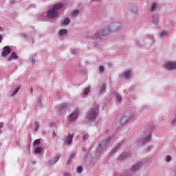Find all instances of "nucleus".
<instances>
[{
    "label": "nucleus",
    "mask_w": 176,
    "mask_h": 176,
    "mask_svg": "<svg viewBox=\"0 0 176 176\" xmlns=\"http://www.w3.org/2000/svg\"><path fill=\"white\" fill-rule=\"evenodd\" d=\"M52 138H56V137H57V133H56V132L53 131L52 133Z\"/></svg>",
    "instance_id": "nucleus-36"
},
{
    "label": "nucleus",
    "mask_w": 176,
    "mask_h": 176,
    "mask_svg": "<svg viewBox=\"0 0 176 176\" xmlns=\"http://www.w3.org/2000/svg\"><path fill=\"white\" fill-rule=\"evenodd\" d=\"M90 93V87H87L84 91V96H87Z\"/></svg>",
    "instance_id": "nucleus-25"
},
{
    "label": "nucleus",
    "mask_w": 176,
    "mask_h": 176,
    "mask_svg": "<svg viewBox=\"0 0 176 176\" xmlns=\"http://www.w3.org/2000/svg\"><path fill=\"white\" fill-rule=\"evenodd\" d=\"M130 119H131L130 117L129 116H123L120 121V124L123 125V124H126V123H127Z\"/></svg>",
    "instance_id": "nucleus-9"
},
{
    "label": "nucleus",
    "mask_w": 176,
    "mask_h": 176,
    "mask_svg": "<svg viewBox=\"0 0 176 176\" xmlns=\"http://www.w3.org/2000/svg\"><path fill=\"white\" fill-rule=\"evenodd\" d=\"M19 90H20V87H18L17 88H16L12 94H11V97H13V96H15V94H17Z\"/></svg>",
    "instance_id": "nucleus-21"
},
{
    "label": "nucleus",
    "mask_w": 176,
    "mask_h": 176,
    "mask_svg": "<svg viewBox=\"0 0 176 176\" xmlns=\"http://www.w3.org/2000/svg\"><path fill=\"white\" fill-rule=\"evenodd\" d=\"M123 27V25L121 23L113 22L109 25V32H116L119 31Z\"/></svg>",
    "instance_id": "nucleus-1"
},
{
    "label": "nucleus",
    "mask_w": 176,
    "mask_h": 176,
    "mask_svg": "<svg viewBox=\"0 0 176 176\" xmlns=\"http://www.w3.org/2000/svg\"><path fill=\"white\" fill-rule=\"evenodd\" d=\"M73 157H75V153H72L70 156V160L67 161V163H71V159H72Z\"/></svg>",
    "instance_id": "nucleus-31"
},
{
    "label": "nucleus",
    "mask_w": 176,
    "mask_h": 176,
    "mask_svg": "<svg viewBox=\"0 0 176 176\" xmlns=\"http://www.w3.org/2000/svg\"><path fill=\"white\" fill-rule=\"evenodd\" d=\"M14 2H16V1H11V3L13 5V3H14Z\"/></svg>",
    "instance_id": "nucleus-42"
},
{
    "label": "nucleus",
    "mask_w": 176,
    "mask_h": 176,
    "mask_svg": "<svg viewBox=\"0 0 176 176\" xmlns=\"http://www.w3.org/2000/svg\"><path fill=\"white\" fill-rule=\"evenodd\" d=\"M82 151L83 152H86V148H82Z\"/></svg>",
    "instance_id": "nucleus-41"
},
{
    "label": "nucleus",
    "mask_w": 176,
    "mask_h": 176,
    "mask_svg": "<svg viewBox=\"0 0 176 176\" xmlns=\"http://www.w3.org/2000/svg\"><path fill=\"white\" fill-rule=\"evenodd\" d=\"M31 91H32V89H31Z\"/></svg>",
    "instance_id": "nucleus-45"
},
{
    "label": "nucleus",
    "mask_w": 176,
    "mask_h": 176,
    "mask_svg": "<svg viewBox=\"0 0 176 176\" xmlns=\"http://www.w3.org/2000/svg\"><path fill=\"white\" fill-rule=\"evenodd\" d=\"M58 14V12L56 11L55 9L52 8L48 10L47 16L51 17L52 19L56 18V16Z\"/></svg>",
    "instance_id": "nucleus-5"
},
{
    "label": "nucleus",
    "mask_w": 176,
    "mask_h": 176,
    "mask_svg": "<svg viewBox=\"0 0 176 176\" xmlns=\"http://www.w3.org/2000/svg\"><path fill=\"white\" fill-rule=\"evenodd\" d=\"M72 14V16H78V14H79V10H75L74 11H73Z\"/></svg>",
    "instance_id": "nucleus-27"
},
{
    "label": "nucleus",
    "mask_w": 176,
    "mask_h": 176,
    "mask_svg": "<svg viewBox=\"0 0 176 176\" xmlns=\"http://www.w3.org/2000/svg\"><path fill=\"white\" fill-rule=\"evenodd\" d=\"M72 138H74V136L72 135H69L67 136L65 140L67 145H70V144H72Z\"/></svg>",
    "instance_id": "nucleus-13"
},
{
    "label": "nucleus",
    "mask_w": 176,
    "mask_h": 176,
    "mask_svg": "<svg viewBox=\"0 0 176 176\" xmlns=\"http://www.w3.org/2000/svg\"><path fill=\"white\" fill-rule=\"evenodd\" d=\"M156 9V3H153L151 6V12H155V10Z\"/></svg>",
    "instance_id": "nucleus-26"
},
{
    "label": "nucleus",
    "mask_w": 176,
    "mask_h": 176,
    "mask_svg": "<svg viewBox=\"0 0 176 176\" xmlns=\"http://www.w3.org/2000/svg\"><path fill=\"white\" fill-rule=\"evenodd\" d=\"M160 36L161 38H163V36H167V32H161V34H160Z\"/></svg>",
    "instance_id": "nucleus-29"
},
{
    "label": "nucleus",
    "mask_w": 176,
    "mask_h": 176,
    "mask_svg": "<svg viewBox=\"0 0 176 176\" xmlns=\"http://www.w3.org/2000/svg\"><path fill=\"white\" fill-rule=\"evenodd\" d=\"M63 109H67V104L64 103L62 106V107L60 108V111H63Z\"/></svg>",
    "instance_id": "nucleus-34"
},
{
    "label": "nucleus",
    "mask_w": 176,
    "mask_h": 176,
    "mask_svg": "<svg viewBox=\"0 0 176 176\" xmlns=\"http://www.w3.org/2000/svg\"><path fill=\"white\" fill-rule=\"evenodd\" d=\"M67 30L65 29L61 30L59 31V35L61 36L63 35H65V34H67Z\"/></svg>",
    "instance_id": "nucleus-19"
},
{
    "label": "nucleus",
    "mask_w": 176,
    "mask_h": 176,
    "mask_svg": "<svg viewBox=\"0 0 176 176\" xmlns=\"http://www.w3.org/2000/svg\"><path fill=\"white\" fill-rule=\"evenodd\" d=\"M114 135L109 136L107 138L106 140L102 141L99 146L98 151H101L102 149H105L108 145H109V142H111V139L113 138Z\"/></svg>",
    "instance_id": "nucleus-3"
},
{
    "label": "nucleus",
    "mask_w": 176,
    "mask_h": 176,
    "mask_svg": "<svg viewBox=\"0 0 176 176\" xmlns=\"http://www.w3.org/2000/svg\"><path fill=\"white\" fill-rule=\"evenodd\" d=\"M83 140H89V135L88 134L85 135L83 137Z\"/></svg>",
    "instance_id": "nucleus-37"
},
{
    "label": "nucleus",
    "mask_w": 176,
    "mask_h": 176,
    "mask_svg": "<svg viewBox=\"0 0 176 176\" xmlns=\"http://www.w3.org/2000/svg\"><path fill=\"white\" fill-rule=\"evenodd\" d=\"M98 1V0H92V1H93V2H94V1Z\"/></svg>",
    "instance_id": "nucleus-43"
},
{
    "label": "nucleus",
    "mask_w": 176,
    "mask_h": 176,
    "mask_svg": "<svg viewBox=\"0 0 176 176\" xmlns=\"http://www.w3.org/2000/svg\"><path fill=\"white\" fill-rule=\"evenodd\" d=\"M166 161L167 162H171V156L168 155V156L166 157Z\"/></svg>",
    "instance_id": "nucleus-35"
},
{
    "label": "nucleus",
    "mask_w": 176,
    "mask_h": 176,
    "mask_svg": "<svg viewBox=\"0 0 176 176\" xmlns=\"http://www.w3.org/2000/svg\"><path fill=\"white\" fill-rule=\"evenodd\" d=\"M39 144H41V140L39 139L36 140L34 142V145H39Z\"/></svg>",
    "instance_id": "nucleus-33"
},
{
    "label": "nucleus",
    "mask_w": 176,
    "mask_h": 176,
    "mask_svg": "<svg viewBox=\"0 0 176 176\" xmlns=\"http://www.w3.org/2000/svg\"><path fill=\"white\" fill-rule=\"evenodd\" d=\"M64 176H71V174H69V173H64Z\"/></svg>",
    "instance_id": "nucleus-38"
},
{
    "label": "nucleus",
    "mask_w": 176,
    "mask_h": 176,
    "mask_svg": "<svg viewBox=\"0 0 176 176\" xmlns=\"http://www.w3.org/2000/svg\"><path fill=\"white\" fill-rule=\"evenodd\" d=\"M127 156H129V154H127V153H126V152H123V153L120 155L119 159H120V160H123L126 159V157H127Z\"/></svg>",
    "instance_id": "nucleus-16"
},
{
    "label": "nucleus",
    "mask_w": 176,
    "mask_h": 176,
    "mask_svg": "<svg viewBox=\"0 0 176 176\" xmlns=\"http://www.w3.org/2000/svg\"><path fill=\"white\" fill-rule=\"evenodd\" d=\"M2 39H3V37H2V36L0 34V43H1V42H2Z\"/></svg>",
    "instance_id": "nucleus-40"
},
{
    "label": "nucleus",
    "mask_w": 176,
    "mask_h": 176,
    "mask_svg": "<svg viewBox=\"0 0 176 176\" xmlns=\"http://www.w3.org/2000/svg\"><path fill=\"white\" fill-rule=\"evenodd\" d=\"M149 141H151V135H147L144 139L142 140L143 144L149 142Z\"/></svg>",
    "instance_id": "nucleus-18"
},
{
    "label": "nucleus",
    "mask_w": 176,
    "mask_h": 176,
    "mask_svg": "<svg viewBox=\"0 0 176 176\" xmlns=\"http://www.w3.org/2000/svg\"><path fill=\"white\" fill-rule=\"evenodd\" d=\"M99 37H100V32H97L92 36L93 39H98Z\"/></svg>",
    "instance_id": "nucleus-20"
},
{
    "label": "nucleus",
    "mask_w": 176,
    "mask_h": 176,
    "mask_svg": "<svg viewBox=\"0 0 176 176\" xmlns=\"http://www.w3.org/2000/svg\"><path fill=\"white\" fill-rule=\"evenodd\" d=\"M102 91L105 90V84H103V85H102Z\"/></svg>",
    "instance_id": "nucleus-39"
},
{
    "label": "nucleus",
    "mask_w": 176,
    "mask_h": 176,
    "mask_svg": "<svg viewBox=\"0 0 176 176\" xmlns=\"http://www.w3.org/2000/svg\"><path fill=\"white\" fill-rule=\"evenodd\" d=\"M166 69H176V62H168L165 65Z\"/></svg>",
    "instance_id": "nucleus-6"
},
{
    "label": "nucleus",
    "mask_w": 176,
    "mask_h": 176,
    "mask_svg": "<svg viewBox=\"0 0 176 176\" xmlns=\"http://www.w3.org/2000/svg\"><path fill=\"white\" fill-rule=\"evenodd\" d=\"M153 23L155 24V25H159V16H154L153 17Z\"/></svg>",
    "instance_id": "nucleus-15"
},
{
    "label": "nucleus",
    "mask_w": 176,
    "mask_h": 176,
    "mask_svg": "<svg viewBox=\"0 0 176 176\" xmlns=\"http://www.w3.org/2000/svg\"><path fill=\"white\" fill-rule=\"evenodd\" d=\"M78 116H79V113L78 111H75L70 115V122H75L76 119H78Z\"/></svg>",
    "instance_id": "nucleus-8"
},
{
    "label": "nucleus",
    "mask_w": 176,
    "mask_h": 176,
    "mask_svg": "<svg viewBox=\"0 0 176 176\" xmlns=\"http://www.w3.org/2000/svg\"><path fill=\"white\" fill-rule=\"evenodd\" d=\"M0 30H1V27H0Z\"/></svg>",
    "instance_id": "nucleus-46"
},
{
    "label": "nucleus",
    "mask_w": 176,
    "mask_h": 176,
    "mask_svg": "<svg viewBox=\"0 0 176 176\" xmlns=\"http://www.w3.org/2000/svg\"><path fill=\"white\" fill-rule=\"evenodd\" d=\"M116 97L118 102H122V96L119 94H118Z\"/></svg>",
    "instance_id": "nucleus-24"
},
{
    "label": "nucleus",
    "mask_w": 176,
    "mask_h": 176,
    "mask_svg": "<svg viewBox=\"0 0 176 176\" xmlns=\"http://www.w3.org/2000/svg\"><path fill=\"white\" fill-rule=\"evenodd\" d=\"M63 6H64V5L62 3H59L54 5L53 9L57 12L58 10H60V9H62Z\"/></svg>",
    "instance_id": "nucleus-11"
},
{
    "label": "nucleus",
    "mask_w": 176,
    "mask_h": 176,
    "mask_svg": "<svg viewBox=\"0 0 176 176\" xmlns=\"http://www.w3.org/2000/svg\"><path fill=\"white\" fill-rule=\"evenodd\" d=\"M141 167H142V162H139L131 168V171H138V170H140Z\"/></svg>",
    "instance_id": "nucleus-10"
},
{
    "label": "nucleus",
    "mask_w": 176,
    "mask_h": 176,
    "mask_svg": "<svg viewBox=\"0 0 176 176\" xmlns=\"http://www.w3.org/2000/svg\"><path fill=\"white\" fill-rule=\"evenodd\" d=\"M82 166H78L76 169V173L79 174L80 173H82Z\"/></svg>",
    "instance_id": "nucleus-28"
},
{
    "label": "nucleus",
    "mask_w": 176,
    "mask_h": 176,
    "mask_svg": "<svg viewBox=\"0 0 176 176\" xmlns=\"http://www.w3.org/2000/svg\"><path fill=\"white\" fill-rule=\"evenodd\" d=\"M62 24H63V25H68V24H69V19L66 18V19L63 21V22Z\"/></svg>",
    "instance_id": "nucleus-22"
},
{
    "label": "nucleus",
    "mask_w": 176,
    "mask_h": 176,
    "mask_svg": "<svg viewBox=\"0 0 176 176\" xmlns=\"http://www.w3.org/2000/svg\"><path fill=\"white\" fill-rule=\"evenodd\" d=\"M130 74H131V70H127L124 72V76L126 78V79H128V78H129Z\"/></svg>",
    "instance_id": "nucleus-17"
},
{
    "label": "nucleus",
    "mask_w": 176,
    "mask_h": 176,
    "mask_svg": "<svg viewBox=\"0 0 176 176\" xmlns=\"http://www.w3.org/2000/svg\"><path fill=\"white\" fill-rule=\"evenodd\" d=\"M12 58L14 60H17V58H19V56H17V54L14 52H12V54H11L10 57H9L8 58V61H10V60H12Z\"/></svg>",
    "instance_id": "nucleus-12"
},
{
    "label": "nucleus",
    "mask_w": 176,
    "mask_h": 176,
    "mask_svg": "<svg viewBox=\"0 0 176 176\" xmlns=\"http://www.w3.org/2000/svg\"><path fill=\"white\" fill-rule=\"evenodd\" d=\"M97 109H98V107L89 109L87 113V119L89 120H96V118H97Z\"/></svg>",
    "instance_id": "nucleus-2"
},
{
    "label": "nucleus",
    "mask_w": 176,
    "mask_h": 176,
    "mask_svg": "<svg viewBox=\"0 0 176 176\" xmlns=\"http://www.w3.org/2000/svg\"><path fill=\"white\" fill-rule=\"evenodd\" d=\"M61 157V154H56L55 157L52 160L49 161L48 164L49 166H53L56 162H58V160Z\"/></svg>",
    "instance_id": "nucleus-7"
},
{
    "label": "nucleus",
    "mask_w": 176,
    "mask_h": 176,
    "mask_svg": "<svg viewBox=\"0 0 176 176\" xmlns=\"http://www.w3.org/2000/svg\"><path fill=\"white\" fill-rule=\"evenodd\" d=\"M36 129H34V131H36L39 129V123L38 122H35Z\"/></svg>",
    "instance_id": "nucleus-30"
},
{
    "label": "nucleus",
    "mask_w": 176,
    "mask_h": 176,
    "mask_svg": "<svg viewBox=\"0 0 176 176\" xmlns=\"http://www.w3.org/2000/svg\"><path fill=\"white\" fill-rule=\"evenodd\" d=\"M35 163H36L35 162H32V164H35Z\"/></svg>",
    "instance_id": "nucleus-44"
},
{
    "label": "nucleus",
    "mask_w": 176,
    "mask_h": 176,
    "mask_svg": "<svg viewBox=\"0 0 176 176\" xmlns=\"http://www.w3.org/2000/svg\"><path fill=\"white\" fill-rule=\"evenodd\" d=\"M99 71H100V72H101V74H102V72H104V66L100 65L99 67Z\"/></svg>",
    "instance_id": "nucleus-32"
},
{
    "label": "nucleus",
    "mask_w": 176,
    "mask_h": 176,
    "mask_svg": "<svg viewBox=\"0 0 176 176\" xmlns=\"http://www.w3.org/2000/svg\"><path fill=\"white\" fill-rule=\"evenodd\" d=\"M12 52V48L9 46H5L3 48V51L1 53L2 57H6V56H8V54Z\"/></svg>",
    "instance_id": "nucleus-4"
},
{
    "label": "nucleus",
    "mask_w": 176,
    "mask_h": 176,
    "mask_svg": "<svg viewBox=\"0 0 176 176\" xmlns=\"http://www.w3.org/2000/svg\"><path fill=\"white\" fill-rule=\"evenodd\" d=\"M111 32H109V26L102 30V36H107Z\"/></svg>",
    "instance_id": "nucleus-14"
},
{
    "label": "nucleus",
    "mask_w": 176,
    "mask_h": 176,
    "mask_svg": "<svg viewBox=\"0 0 176 176\" xmlns=\"http://www.w3.org/2000/svg\"><path fill=\"white\" fill-rule=\"evenodd\" d=\"M42 152V147H37L34 151V153H41Z\"/></svg>",
    "instance_id": "nucleus-23"
}]
</instances>
